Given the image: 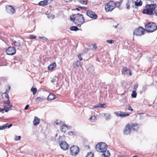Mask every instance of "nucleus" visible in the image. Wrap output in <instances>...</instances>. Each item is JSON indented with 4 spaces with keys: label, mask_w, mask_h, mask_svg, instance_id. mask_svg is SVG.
<instances>
[{
    "label": "nucleus",
    "mask_w": 157,
    "mask_h": 157,
    "mask_svg": "<svg viewBox=\"0 0 157 157\" xmlns=\"http://www.w3.org/2000/svg\"><path fill=\"white\" fill-rule=\"evenodd\" d=\"M73 68H75L79 67H81L82 66V64L79 61L77 60L73 63Z\"/></svg>",
    "instance_id": "nucleus-16"
},
{
    "label": "nucleus",
    "mask_w": 157,
    "mask_h": 157,
    "mask_svg": "<svg viewBox=\"0 0 157 157\" xmlns=\"http://www.w3.org/2000/svg\"><path fill=\"white\" fill-rule=\"evenodd\" d=\"M12 125V124H8V125H7V127H8V128H10V127H11Z\"/></svg>",
    "instance_id": "nucleus-51"
},
{
    "label": "nucleus",
    "mask_w": 157,
    "mask_h": 157,
    "mask_svg": "<svg viewBox=\"0 0 157 157\" xmlns=\"http://www.w3.org/2000/svg\"><path fill=\"white\" fill-rule=\"evenodd\" d=\"M78 57L80 61H81L82 60V58L81 57V55L80 54H79L78 55Z\"/></svg>",
    "instance_id": "nucleus-47"
},
{
    "label": "nucleus",
    "mask_w": 157,
    "mask_h": 157,
    "mask_svg": "<svg viewBox=\"0 0 157 157\" xmlns=\"http://www.w3.org/2000/svg\"><path fill=\"white\" fill-rule=\"evenodd\" d=\"M145 28L147 31L152 32L156 30L157 25L154 23H149L145 25Z\"/></svg>",
    "instance_id": "nucleus-5"
},
{
    "label": "nucleus",
    "mask_w": 157,
    "mask_h": 157,
    "mask_svg": "<svg viewBox=\"0 0 157 157\" xmlns=\"http://www.w3.org/2000/svg\"><path fill=\"white\" fill-rule=\"evenodd\" d=\"M6 10L7 12L13 14L15 12L14 8L11 6H8L6 7Z\"/></svg>",
    "instance_id": "nucleus-14"
},
{
    "label": "nucleus",
    "mask_w": 157,
    "mask_h": 157,
    "mask_svg": "<svg viewBox=\"0 0 157 157\" xmlns=\"http://www.w3.org/2000/svg\"><path fill=\"white\" fill-rule=\"evenodd\" d=\"M79 7L80 8H82V9H83V8H84V7H80V6Z\"/></svg>",
    "instance_id": "nucleus-56"
},
{
    "label": "nucleus",
    "mask_w": 157,
    "mask_h": 157,
    "mask_svg": "<svg viewBox=\"0 0 157 157\" xmlns=\"http://www.w3.org/2000/svg\"><path fill=\"white\" fill-rule=\"evenodd\" d=\"M13 42L14 45L16 46L19 47L21 45V44L19 41L13 40Z\"/></svg>",
    "instance_id": "nucleus-25"
},
{
    "label": "nucleus",
    "mask_w": 157,
    "mask_h": 157,
    "mask_svg": "<svg viewBox=\"0 0 157 157\" xmlns=\"http://www.w3.org/2000/svg\"><path fill=\"white\" fill-rule=\"evenodd\" d=\"M132 157H138L137 156H132Z\"/></svg>",
    "instance_id": "nucleus-57"
},
{
    "label": "nucleus",
    "mask_w": 157,
    "mask_h": 157,
    "mask_svg": "<svg viewBox=\"0 0 157 157\" xmlns=\"http://www.w3.org/2000/svg\"><path fill=\"white\" fill-rule=\"evenodd\" d=\"M131 126V128H132V130L134 131H137L139 128L138 125L136 123L132 124Z\"/></svg>",
    "instance_id": "nucleus-17"
},
{
    "label": "nucleus",
    "mask_w": 157,
    "mask_h": 157,
    "mask_svg": "<svg viewBox=\"0 0 157 157\" xmlns=\"http://www.w3.org/2000/svg\"><path fill=\"white\" fill-rule=\"evenodd\" d=\"M44 100V98L41 97H37V98L36 99L35 101L36 102H38L39 101H43Z\"/></svg>",
    "instance_id": "nucleus-29"
},
{
    "label": "nucleus",
    "mask_w": 157,
    "mask_h": 157,
    "mask_svg": "<svg viewBox=\"0 0 157 157\" xmlns=\"http://www.w3.org/2000/svg\"><path fill=\"white\" fill-rule=\"evenodd\" d=\"M75 10H79V9L78 8H77L76 9H75Z\"/></svg>",
    "instance_id": "nucleus-58"
},
{
    "label": "nucleus",
    "mask_w": 157,
    "mask_h": 157,
    "mask_svg": "<svg viewBox=\"0 0 157 157\" xmlns=\"http://www.w3.org/2000/svg\"><path fill=\"white\" fill-rule=\"evenodd\" d=\"M70 30L76 31L79 30V29L76 26H73L70 28Z\"/></svg>",
    "instance_id": "nucleus-24"
},
{
    "label": "nucleus",
    "mask_w": 157,
    "mask_h": 157,
    "mask_svg": "<svg viewBox=\"0 0 157 157\" xmlns=\"http://www.w3.org/2000/svg\"><path fill=\"white\" fill-rule=\"evenodd\" d=\"M138 87V85L137 84H136L134 86V89L136 90Z\"/></svg>",
    "instance_id": "nucleus-45"
},
{
    "label": "nucleus",
    "mask_w": 157,
    "mask_h": 157,
    "mask_svg": "<svg viewBox=\"0 0 157 157\" xmlns=\"http://www.w3.org/2000/svg\"><path fill=\"white\" fill-rule=\"evenodd\" d=\"M106 107V105L105 104H101L98 103L97 105H95L94 106V108L101 107V108H105Z\"/></svg>",
    "instance_id": "nucleus-21"
},
{
    "label": "nucleus",
    "mask_w": 157,
    "mask_h": 157,
    "mask_svg": "<svg viewBox=\"0 0 157 157\" xmlns=\"http://www.w3.org/2000/svg\"><path fill=\"white\" fill-rule=\"evenodd\" d=\"M55 123L56 124H62V122L59 120H57L55 121Z\"/></svg>",
    "instance_id": "nucleus-33"
},
{
    "label": "nucleus",
    "mask_w": 157,
    "mask_h": 157,
    "mask_svg": "<svg viewBox=\"0 0 157 157\" xmlns=\"http://www.w3.org/2000/svg\"><path fill=\"white\" fill-rule=\"evenodd\" d=\"M56 67V64L55 63H53L50 64L48 67V69L49 70H51Z\"/></svg>",
    "instance_id": "nucleus-19"
},
{
    "label": "nucleus",
    "mask_w": 157,
    "mask_h": 157,
    "mask_svg": "<svg viewBox=\"0 0 157 157\" xmlns=\"http://www.w3.org/2000/svg\"><path fill=\"white\" fill-rule=\"evenodd\" d=\"M106 42L110 44H112L114 43V40H106Z\"/></svg>",
    "instance_id": "nucleus-39"
},
{
    "label": "nucleus",
    "mask_w": 157,
    "mask_h": 157,
    "mask_svg": "<svg viewBox=\"0 0 157 157\" xmlns=\"http://www.w3.org/2000/svg\"><path fill=\"white\" fill-rule=\"evenodd\" d=\"M29 107V105H27L25 107V110H26L28 109Z\"/></svg>",
    "instance_id": "nucleus-48"
},
{
    "label": "nucleus",
    "mask_w": 157,
    "mask_h": 157,
    "mask_svg": "<svg viewBox=\"0 0 157 157\" xmlns=\"http://www.w3.org/2000/svg\"><path fill=\"white\" fill-rule=\"evenodd\" d=\"M30 39H35L36 38L35 36L33 35H30L29 36Z\"/></svg>",
    "instance_id": "nucleus-43"
},
{
    "label": "nucleus",
    "mask_w": 157,
    "mask_h": 157,
    "mask_svg": "<svg viewBox=\"0 0 157 157\" xmlns=\"http://www.w3.org/2000/svg\"><path fill=\"white\" fill-rule=\"evenodd\" d=\"M96 117L95 116H92L90 118V120L92 122H94L96 119Z\"/></svg>",
    "instance_id": "nucleus-36"
},
{
    "label": "nucleus",
    "mask_w": 157,
    "mask_h": 157,
    "mask_svg": "<svg viewBox=\"0 0 157 157\" xmlns=\"http://www.w3.org/2000/svg\"><path fill=\"white\" fill-rule=\"evenodd\" d=\"M115 2L116 3H117V5L116 6H119L121 5L120 2Z\"/></svg>",
    "instance_id": "nucleus-49"
},
{
    "label": "nucleus",
    "mask_w": 157,
    "mask_h": 157,
    "mask_svg": "<svg viewBox=\"0 0 157 157\" xmlns=\"http://www.w3.org/2000/svg\"><path fill=\"white\" fill-rule=\"evenodd\" d=\"M68 129L67 126L65 124H63L61 126L60 130L62 132H65Z\"/></svg>",
    "instance_id": "nucleus-20"
},
{
    "label": "nucleus",
    "mask_w": 157,
    "mask_h": 157,
    "mask_svg": "<svg viewBox=\"0 0 157 157\" xmlns=\"http://www.w3.org/2000/svg\"><path fill=\"white\" fill-rule=\"evenodd\" d=\"M61 148L63 150H67L69 147V146L65 141H62L59 144Z\"/></svg>",
    "instance_id": "nucleus-11"
},
{
    "label": "nucleus",
    "mask_w": 157,
    "mask_h": 157,
    "mask_svg": "<svg viewBox=\"0 0 157 157\" xmlns=\"http://www.w3.org/2000/svg\"><path fill=\"white\" fill-rule=\"evenodd\" d=\"M52 1V0H44L38 3V5L40 6L46 5L49 4Z\"/></svg>",
    "instance_id": "nucleus-15"
},
{
    "label": "nucleus",
    "mask_w": 157,
    "mask_h": 157,
    "mask_svg": "<svg viewBox=\"0 0 157 157\" xmlns=\"http://www.w3.org/2000/svg\"><path fill=\"white\" fill-rule=\"evenodd\" d=\"M68 134L69 135L71 136L74 134V132L72 131H70L68 132Z\"/></svg>",
    "instance_id": "nucleus-46"
},
{
    "label": "nucleus",
    "mask_w": 157,
    "mask_h": 157,
    "mask_svg": "<svg viewBox=\"0 0 157 157\" xmlns=\"http://www.w3.org/2000/svg\"><path fill=\"white\" fill-rule=\"evenodd\" d=\"M56 96L53 94H51L48 97V100H52L56 98Z\"/></svg>",
    "instance_id": "nucleus-22"
},
{
    "label": "nucleus",
    "mask_w": 157,
    "mask_h": 157,
    "mask_svg": "<svg viewBox=\"0 0 157 157\" xmlns=\"http://www.w3.org/2000/svg\"><path fill=\"white\" fill-rule=\"evenodd\" d=\"M70 153L71 155L76 156L80 152L79 148L76 146H73L70 148Z\"/></svg>",
    "instance_id": "nucleus-8"
},
{
    "label": "nucleus",
    "mask_w": 157,
    "mask_h": 157,
    "mask_svg": "<svg viewBox=\"0 0 157 157\" xmlns=\"http://www.w3.org/2000/svg\"><path fill=\"white\" fill-rule=\"evenodd\" d=\"M36 88H34L33 87H32L31 89V91H32V92H33V94H34L36 93Z\"/></svg>",
    "instance_id": "nucleus-35"
},
{
    "label": "nucleus",
    "mask_w": 157,
    "mask_h": 157,
    "mask_svg": "<svg viewBox=\"0 0 157 157\" xmlns=\"http://www.w3.org/2000/svg\"><path fill=\"white\" fill-rule=\"evenodd\" d=\"M58 79V78L56 77H53L52 79L51 80V82L54 84V82H55L56 80Z\"/></svg>",
    "instance_id": "nucleus-34"
},
{
    "label": "nucleus",
    "mask_w": 157,
    "mask_h": 157,
    "mask_svg": "<svg viewBox=\"0 0 157 157\" xmlns=\"http://www.w3.org/2000/svg\"><path fill=\"white\" fill-rule=\"evenodd\" d=\"M136 95L137 94L136 92V90L133 91L132 94V97L133 98H135L136 97Z\"/></svg>",
    "instance_id": "nucleus-31"
},
{
    "label": "nucleus",
    "mask_w": 157,
    "mask_h": 157,
    "mask_svg": "<svg viewBox=\"0 0 157 157\" xmlns=\"http://www.w3.org/2000/svg\"><path fill=\"white\" fill-rule=\"evenodd\" d=\"M40 119L36 117H34V119L33 121V124L34 125H37L40 123Z\"/></svg>",
    "instance_id": "nucleus-18"
},
{
    "label": "nucleus",
    "mask_w": 157,
    "mask_h": 157,
    "mask_svg": "<svg viewBox=\"0 0 157 157\" xmlns=\"http://www.w3.org/2000/svg\"><path fill=\"white\" fill-rule=\"evenodd\" d=\"M154 13L155 14V15L157 16V10H156L154 11Z\"/></svg>",
    "instance_id": "nucleus-53"
},
{
    "label": "nucleus",
    "mask_w": 157,
    "mask_h": 157,
    "mask_svg": "<svg viewBox=\"0 0 157 157\" xmlns=\"http://www.w3.org/2000/svg\"><path fill=\"white\" fill-rule=\"evenodd\" d=\"M142 4V2L140 1L139 2H135V4L136 6H140Z\"/></svg>",
    "instance_id": "nucleus-30"
},
{
    "label": "nucleus",
    "mask_w": 157,
    "mask_h": 157,
    "mask_svg": "<svg viewBox=\"0 0 157 157\" xmlns=\"http://www.w3.org/2000/svg\"><path fill=\"white\" fill-rule=\"evenodd\" d=\"M71 20L75 25L80 26L85 21V18L83 15L80 13L73 14L70 16Z\"/></svg>",
    "instance_id": "nucleus-1"
},
{
    "label": "nucleus",
    "mask_w": 157,
    "mask_h": 157,
    "mask_svg": "<svg viewBox=\"0 0 157 157\" xmlns=\"http://www.w3.org/2000/svg\"><path fill=\"white\" fill-rule=\"evenodd\" d=\"M39 38L40 39H43L46 41H47L48 40V39L47 38L45 37L39 36Z\"/></svg>",
    "instance_id": "nucleus-44"
},
{
    "label": "nucleus",
    "mask_w": 157,
    "mask_h": 157,
    "mask_svg": "<svg viewBox=\"0 0 157 157\" xmlns=\"http://www.w3.org/2000/svg\"><path fill=\"white\" fill-rule=\"evenodd\" d=\"M102 153H103L102 155L104 157H109L110 155V153L109 150L105 151Z\"/></svg>",
    "instance_id": "nucleus-23"
},
{
    "label": "nucleus",
    "mask_w": 157,
    "mask_h": 157,
    "mask_svg": "<svg viewBox=\"0 0 157 157\" xmlns=\"http://www.w3.org/2000/svg\"><path fill=\"white\" fill-rule=\"evenodd\" d=\"M16 52V49L13 47H9L6 50V52L7 55H12L14 54Z\"/></svg>",
    "instance_id": "nucleus-10"
},
{
    "label": "nucleus",
    "mask_w": 157,
    "mask_h": 157,
    "mask_svg": "<svg viewBox=\"0 0 157 157\" xmlns=\"http://www.w3.org/2000/svg\"><path fill=\"white\" fill-rule=\"evenodd\" d=\"M148 85H144L143 87L142 90L143 91H145L147 88Z\"/></svg>",
    "instance_id": "nucleus-41"
},
{
    "label": "nucleus",
    "mask_w": 157,
    "mask_h": 157,
    "mask_svg": "<svg viewBox=\"0 0 157 157\" xmlns=\"http://www.w3.org/2000/svg\"><path fill=\"white\" fill-rule=\"evenodd\" d=\"M104 116L105 117L107 120H109L110 119V116L108 113H105Z\"/></svg>",
    "instance_id": "nucleus-32"
},
{
    "label": "nucleus",
    "mask_w": 157,
    "mask_h": 157,
    "mask_svg": "<svg viewBox=\"0 0 157 157\" xmlns=\"http://www.w3.org/2000/svg\"><path fill=\"white\" fill-rule=\"evenodd\" d=\"M21 136H16L14 138V140L15 141H17L18 140H20L21 139Z\"/></svg>",
    "instance_id": "nucleus-40"
},
{
    "label": "nucleus",
    "mask_w": 157,
    "mask_h": 157,
    "mask_svg": "<svg viewBox=\"0 0 157 157\" xmlns=\"http://www.w3.org/2000/svg\"><path fill=\"white\" fill-rule=\"evenodd\" d=\"M93 46L94 48L95 49H96L97 48V46L95 44H94L93 45Z\"/></svg>",
    "instance_id": "nucleus-50"
},
{
    "label": "nucleus",
    "mask_w": 157,
    "mask_h": 157,
    "mask_svg": "<svg viewBox=\"0 0 157 157\" xmlns=\"http://www.w3.org/2000/svg\"><path fill=\"white\" fill-rule=\"evenodd\" d=\"M118 24L117 25H116L115 26H114V28L116 29L117 28V26L118 25Z\"/></svg>",
    "instance_id": "nucleus-54"
},
{
    "label": "nucleus",
    "mask_w": 157,
    "mask_h": 157,
    "mask_svg": "<svg viewBox=\"0 0 157 157\" xmlns=\"http://www.w3.org/2000/svg\"><path fill=\"white\" fill-rule=\"evenodd\" d=\"M157 5L156 4L146 5L145 7L146 9L142 11V13L149 15H152L153 12L157 7Z\"/></svg>",
    "instance_id": "nucleus-2"
},
{
    "label": "nucleus",
    "mask_w": 157,
    "mask_h": 157,
    "mask_svg": "<svg viewBox=\"0 0 157 157\" xmlns=\"http://www.w3.org/2000/svg\"><path fill=\"white\" fill-rule=\"evenodd\" d=\"M86 10L87 11L86 14L88 16L94 19L97 18L98 16L95 12L90 10L88 8H86Z\"/></svg>",
    "instance_id": "nucleus-9"
},
{
    "label": "nucleus",
    "mask_w": 157,
    "mask_h": 157,
    "mask_svg": "<svg viewBox=\"0 0 157 157\" xmlns=\"http://www.w3.org/2000/svg\"><path fill=\"white\" fill-rule=\"evenodd\" d=\"M131 126L130 124H127L124 129V134L125 135H128L131 132Z\"/></svg>",
    "instance_id": "nucleus-12"
},
{
    "label": "nucleus",
    "mask_w": 157,
    "mask_h": 157,
    "mask_svg": "<svg viewBox=\"0 0 157 157\" xmlns=\"http://www.w3.org/2000/svg\"><path fill=\"white\" fill-rule=\"evenodd\" d=\"M7 125H8V124H5V125L1 127H0V130H3V129H6V128L7 127Z\"/></svg>",
    "instance_id": "nucleus-37"
},
{
    "label": "nucleus",
    "mask_w": 157,
    "mask_h": 157,
    "mask_svg": "<svg viewBox=\"0 0 157 157\" xmlns=\"http://www.w3.org/2000/svg\"><path fill=\"white\" fill-rule=\"evenodd\" d=\"M114 113L117 117H127L129 115V113L122 112H114Z\"/></svg>",
    "instance_id": "nucleus-13"
},
{
    "label": "nucleus",
    "mask_w": 157,
    "mask_h": 157,
    "mask_svg": "<svg viewBox=\"0 0 157 157\" xmlns=\"http://www.w3.org/2000/svg\"><path fill=\"white\" fill-rule=\"evenodd\" d=\"M47 17L48 18H51L52 19H53L55 18V16L54 14L50 13L47 14Z\"/></svg>",
    "instance_id": "nucleus-28"
},
{
    "label": "nucleus",
    "mask_w": 157,
    "mask_h": 157,
    "mask_svg": "<svg viewBox=\"0 0 157 157\" xmlns=\"http://www.w3.org/2000/svg\"><path fill=\"white\" fill-rule=\"evenodd\" d=\"M145 30L140 26L138 28L136 29L133 32V35H136L137 36H141L144 34V32L145 31Z\"/></svg>",
    "instance_id": "nucleus-7"
},
{
    "label": "nucleus",
    "mask_w": 157,
    "mask_h": 157,
    "mask_svg": "<svg viewBox=\"0 0 157 157\" xmlns=\"http://www.w3.org/2000/svg\"><path fill=\"white\" fill-rule=\"evenodd\" d=\"M10 86H9V90L10 89Z\"/></svg>",
    "instance_id": "nucleus-59"
},
{
    "label": "nucleus",
    "mask_w": 157,
    "mask_h": 157,
    "mask_svg": "<svg viewBox=\"0 0 157 157\" xmlns=\"http://www.w3.org/2000/svg\"><path fill=\"white\" fill-rule=\"evenodd\" d=\"M87 0H78V1L81 4L86 5L87 3Z\"/></svg>",
    "instance_id": "nucleus-26"
},
{
    "label": "nucleus",
    "mask_w": 157,
    "mask_h": 157,
    "mask_svg": "<svg viewBox=\"0 0 157 157\" xmlns=\"http://www.w3.org/2000/svg\"><path fill=\"white\" fill-rule=\"evenodd\" d=\"M94 155L91 152L88 153L86 157H93Z\"/></svg>",
    "instance_id": "nucleus-38"
},
{
    "label": "nucleus",
    "mask_w": 157,
    "mask_h": 157,
    "mask_svg": "<svg viewBox=\"0 0 157 157\" xmlns=\"http://www.w3.org/2000/svg\"><path fill=\"white\" fill-rule=\"evenodd\" d=\"M129 75L130 76H131L132 75V73L130 72H129Z\"/></svg>",
    "instance_id": "nucleus-55"
},
{
    "label": "nucleus",
    "mask_w": 157,
    "mask_h": 157,
    "mask_svg": "<svg viewBox=\"0 0 157 157\" xmlns=\"http://www.w3.org/2000/svg\"><path fill=\"white\" fill-rule=\"evenodd\" d=\"M107 146L106 144L104 143L100 142L97 144L95 148L98 152H103L107 150Z\"/></svg>",
    "instance_id": "nucleus-4"
},
{
    "label": "nucleus",
    "mask_w": 157,
    "mask_h": 157,
    "mask_svg": "<svg viewBox=\"0 0 157 157\" xmlns=\"http://www.w3.org/2000/svg\"><path fill=\"white\" fill-rule=\"evenodd\" d=\"M117 5V3L113 1H110L106 3L105 5V10L106 12L112 11Z\"/></svg>",
    "instance_id": "nucleus-3"
},
{
    "label": "nucleus",
    "mask_w": 157,
    "mask_h": 157,
    "mask_svg": "<svg viewBox=\"0 0 157 157\" xmlns=\"http://www.w3.org/2000/svg\"><path fill=\"white\" fill-rule=\"evenodd\" d=\"M4 94L5 97L7 98V101L5 104V105L4 106V108L3 109L0 108V112L4 110L6 112H7L11 109V105H10V102L9 101V96L8 94L6 93H5Z\"/></svg>",
    "instance_id": "nucleus-6"
},
{
    "label": "nucleus",
    "mask_w": 157,
    "mask_h": 157,
    "mask_svg": "<svg viewBox=\"0 0 157 157\" xmlns=\"http://www.w3.org/2000/svg\"><path fill=\"white\" fill-rule=\"evenodd\" d=\"M126 6H127V8L128 9H129V7H130L129 5V4H128V3H127L126 4Z\"/></svg>",
    "instance_id": "nucleus-52"
},
{
    "label": "nucleus",
    "mask_w": 157,
    "mask_h": 157,
    "mask_svg": "<svg viewBox=\"0 0 157 157\" xmlns=\"http://www.w3.org/2000/svg\"><path fill=\"white\" fill-rule=\"evenodd\" d=\"M127 109L128 110H131V111H133L132 109L131 108V107L130 105H127Z\"/></svg>",
    "instance_id": "nucleus-42"
},
{
    "label": "nucleus",
    "mask_w": 157,
    "mask_h": 157,
    "mask_svg": "<svg viewBox=\"0 0 157 157\" xmlns=\"http://www.w3.org/2000/svg\"><path fill=\"white\" fill-rule=\"evenodd\" d=\"M128 69L126 67H124L122 70V73L123 74L125 75L126 73V72L128 71Z\"/></svg>",
    "instance_id": "nucleus-27"
}]
</instances>
